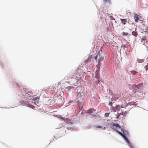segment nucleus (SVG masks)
Returning a JSON list of instances; mask_svg holds the SVG:
<instances>
[{
  "label": "nucleus",
  "instance_id": "obj_1",
  "mask_svg": "<svg viewBox=\"0 0 148 148\" xmlns=\"http://www.w3.org/2000/svg\"><path fill=\"white\" fill-rule=\"evenodd\" d=\"M133 87L138 91L141 92L142 91V89L143 87V83H140L137 85L134 84L133 85Z\"/></svg>",
  "mask_w": 148,
  "mask_h": 148
},
{
  "label": "nucleus",
  "instance_id": "obj_2",
  "mask_svg": "<svg viewBox=\"0 0 148 148\" xmlns=\"http://www.w3.org/2000/svg\"><path fill=\"white\" fill-rule=\"evenodd\" d=\"M77 97L79 99L78 101L82 100L84 97V93L83 91L79 92L78 93Z\"/></svg>",
  "mask_w": 148,
  "mask_h": 148
},
{
  "label": "nucleus",
  "instance_id": "obj_3",
  "mask_svg": "<svg viewBox=\"0 0 148 148\" xmlns=\"http://www.w3.org/2000/svg\"><path fill=\"white\" fill-rule=\"evenodd\" d=\"M99 55L100 56V59H99L98 60V62L104 60V58L105 57L106 54L105 53H102L101 54H100L99 53Z\"/></svg>",
  "mask_w": 148,
  "mask_h": 148
},
{
  "label": "nucleus",
  "instance_id": "obj_4",
  "mask_svg": "<svg viewBox=\"0 0 148 148\" xmlns=\"http://www.w3.org/2000/svg\"><path fill=\"white\" fill-rule=\"evenodd\" d=\"M141 18V17L137 14H134V18L135 22H137L139 19Z\"/></svg>",
  "mask_w": 148,
  "mask_h": 148
},
{
  "label": "nucleus",
  "instance_id": "obj_5",
  "mask_svg": "<svg viewBox=\"0 0 148 148\" xmlns=\"http://www.w3.org/2000/svg\"><path fill=\"white\" fill-rule=\"evenodd\" d=\"M117 132L119 134L121 135L127 142H129L128 140L124 134H123L122 133L118 131H117Z\"/></svg>",
  "mask_w": 148,
  "mask_h": 148
},
{
  "label": "nucleus",
  "instance_id": "obj_6",
  "mask_svg": "<svg viewBox=\"0 0 148 148\" xmlns=\"http://www.w3.org/2000/svg\"><path fill=\"white\" fill-rule=\"evenodd\" d=\"M92 58V56L91 55H89L88 56V59L87 60H86L85 61V63H87L88 62L90 61V58Z\"/></svg>",
  "mask_w": 148,
  "mask_h": 148
},
{
  "label": "nucleus",
  "instance_id": "obj_7",
  "mask_svg": "<svg viewBox=\"0 0 148 148\" xmlns=\"http://www.w3.org/2000/svg\"><path fill=\"white\" fill-rule=\"evenodd\" d=\"M114 128H121L120 126L118 124L113 123L112 125Z\"/></svg>",
  "mask_w": 148,
  "mask_h": 148
},
{
  "label": "nucleus",
  "instance_id": "obj_8",
  "mask_svg": "<svg viewBox=\"0 0 148 148\" xmlns=\"http://www.w3.org/2000/svg\"><path fill=\"white\" fill-rule=\"evenodd\" d=\"M143 40H144V43L147 42H148V36H145L143 38Z\"/></svg>",
  "mask_w": 148,
  "mask_h": 148
},
{
  "label": "nucleus",
  "instance_id": "obj_9",
  "mask_svg": "<svg viewBox=\"0 0 148 148\" xmlns=\"http://www.w3.org/2000/svg\"><path fill=\"white\" fill-rule=\"evenodd\" d=\"M121 21L122 23L124 25L126 23V19H121Z\"/></svg>",
  "mask_w": 148,
  "mask_h": 148
},
{
  "label": "nucleus",
  "instance_id": "obj_10",
  "mask_svg": "<svg viewBox=\"0 0 148 148\" xmlns=\"http://www.w3.org/2000/svg\"><path fill=\"white\" fill-rule=\"evenodd\" d=\"M70 79V77H69L68 76H67L65 77H64V80H66V82H67L66 83H69V82H68V81H66V80H67L69 79Z\"/></svg>",
  "mask_w": 148,
  "mask_h": 148
},
{
  "label": "nucleus",
  "instance_id": "obj_11",
  "mask_svg": "<svg viewBox=\"0 0 148 148\" xmlns=\"http://www.w3.org/2000/svg\"><path fill=\"white\" fill-rule=\"evenodd\" d=\"M122 35L123 36H127L128 34V33L127 32H123L121 33Z\"/></svg>",
  "mask_w": 148,
  "mask_h": 148
},
{
  "label": "nucleus",
  "instance_id": "obj_12",
  "mask_svg": "<svg viewBox=\"0 0 148 148\" xmlns=\"http://www.w3.org/2000/svg\"><path fill=\"white\" fill-rule=\"evenodd\" d=\"M132 34L133 35H134V36L135 37H136L137 36V34L136 32L133 31L132 32Z\"/></svg>",
  "mask_w": 148,
  "mask_h": 148
},
{
  "label": "nucleus",
  "instance_id": "obj_13",
  "mask_svg": "<svg viewBox=\"0 0 148 148\" xmlns=\"http://www.w3.org/2000/svg\"><path fill=\"white\" fill-rule=\"evenodd\" d=\"M144 69L146 71H148V63H147V64L144 67Z\"/></svg>",
  "mask_w": 148,
  "mask_h": 148
},
{
  "label": "nucleus",
  "instance_id": "obj_14",
  "mask_svg": "<svg viewBox=\"0 0 148 148\" xmlns=\"http://www.w3.org/2000/svg\"><path fill=\"white\" fill-rule=\"evenodd\" d=\"M98 55H99V53H98L97 55L94 58H95V60H97V58H98Z\"/></svg>",
  "mask_w": 148,
  "mask_h": 148
},
{
  "label": "nucleus",
  "instance_id": "obj_15",
  "mask_svg": "<svg viewBox=\"0 0 148 148\" xmlns=\"http://www.w3.org/2000/svg\"><path fill=\"white\" fill-rule=\"evenodd\" d=\"M104 2H107L108 1H109L110 0H103Z\"/></svg>",
  "mask_w": 148,
  "mask_h": 148
},
{
  "label": "nucleus",
  "instance_id": "obj_16",
  "mask_svg": "<svg viewBox=\"0 0 148 148\" xmlns=\"http://www.w3.org/2000/svg\"><path fill=\"white\" fill-rule=\"evenodd\" d=\"M37 99H39V98L38 97H36L34 98V100H35V101H36V100Z\"/></svg>",
  "mask_w": 148,
  "mask_h": 148
},
{
  "label": "nucleus",
  "instance_id": "obj_17",
  "mask_svg": "<svg viewBox=\"0 0 148 148\" xmlns=\"http://www.w3.org/2000/svg\"><path fill=\"white\" fill-rule=\"evenodd\" d=\"M102 127L101 126H97L96 127L97 128H101Z\"/></svg>",
  "mask_w": 148,
  "mask_h": 148
},
{
  "label": "nucleus",
  "instance_id": "obj_18",
  "mask_svg": "<svg viewBox=\"0 0 148 148\" xmlns=\"http://www.w3.org/2000/svg\"><path fill=\"white\" fill-rule=\"evenodd\" d=\"M143 39V38H142V39H141V40H141V42H142L144 44H145V43H144V41H144V40H143V39Z\"/></svg>",
  "mask_w": 148,
  "mask_h": 148
},
{
  "label": "nucleus",
  "instance_id": "obj_19",
  "mask_svg": "<svg viewBox=\"0 0 148 148\" xmlns=\"http://www.w3.org/2000/svg\"><path fill=\"white\" fill-rule=\"evenodd\" d=\"M108 115V114H107V113H106V114H105V116H107V115Z\"/></svg>",
  "mask_w": 148,
  "mask_h": 148
},
{
  "label": "nucleus",
  "instance_id": "obj_20",
  "mask_svg": "<svg viewBox=\"0 0 148 148\" xmlns=\"http://www.w3.org/2000/svg\"><path fill=\"white\" fill-rule=\"evenodd\" d=\"M132 148H133V147H132Z\"/></svg>",
  "mask_w": 148,
  "mask_h": 148
}]
</instances>
